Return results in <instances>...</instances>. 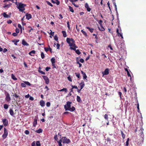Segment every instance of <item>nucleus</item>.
Segmentation results:
<instances>
[{"label":"nucleus","mask_w":146,"mask_h":146,"mask_svg":"<svg viewBox=\"0 0 146 146\" xmlns=\"http://www.w3.org/2000/svg\"><path fill=\"white\" fill-rule=\"evenodd\" d=\"M81 32L85 36H87V33L84 31L83 30H81Z\"/></svg>","instance_id":"obj_35"},{"label":"nucleus","mask_w":146,"mask_h":146,"mask_svg":"<svg viewBox=\"0 0 146 146\" xmlns=\"http://www.w3.org/2000/svg\"><path fill=\"white\" fill-rule=\"evenodd\" d=\"M26 6V4L22 3H19L18 5L17 6V8L19 9V11L22 12H24L25 10V7Z\"/></svg>","instance_id":"obj_3"},{"label":"nucleus","mask_w":146,"mask_h":146,"mask_svg":"<svg viewBox=\"0 0 146 146\" xmlns=\"http://www.w3.org/2000/svg\"><path fill=\"white\" fill-rule=\"evenodd\" d=\"M8 135V132L7 129L4 128V133L2 135V137L3 139H5L7 136Z\"/></svg>","instance_id":"obj_5"},{"label":"nucleus","mask_w":146,"mask_h":146,"mask_svg":"<svg viewBox=\"0 0 146 146\" xmlns=\"http://www.w3.org/2000/svg\"><path fill=\"white\" fill-rule=\"evenodd\" d=\"M9 112L11 116H13L14 115V113L12 109H10L9 110Z\"/></svg>","instance_id":"obj_20"},{"label":"nucleus","mask_w":146,"mask_h":146,"mask_svg":"<svg viewBox=\"0 0 146 146\" xmlns=\"http://www.w3.org/2000/svg\"><path fill=\"white\" fill-rule=\"evenodd\" d=\"M77 64H79V67H81L82 66V64L80 63L79 62V61H77Z\"/></svg>","instance_id":"obj_61"},{"label":"nucleus","mask_w":146,"mask_h":146,"mask_svg":"<svg viewBox=\"0 0 146 146\" xmlns=\"http://www.w3.org/2000/svg\"><path fill=\"white\" fill-rule=\"evenodd\" d=\"M127 75L128 76V77H130V79L131 80V74L129 73V72H128L127 73Z\"/></svg>","instance_id":"obj_52"},{"label":"nucleus","mask_w":146,"mask_h":146,"mask_svg":"<svg viewBox=\"0 0 146 146\" xmlns=\"http://www.w3.org/2000/svg\"><path fill=\"white\" fill-rule=\"evenodd\" d=\"M67 24L68 27V28L69 30H70V25L69 24V21H68V22H67Z\"/></svg>","instance_id":"obj_47"},{"label":"nucleus","mask_w":146,"mask_h":146,"mask_svg":"<svg viewBox=\"0 0 146 146\" xmlns=\"http://www.w3.org/2000/svg\"><path fill=\"white\" fill-rule=\"evenodd\" d=\"M45 102L42 100H41L40 102V105L42 107L44 106Z\"/></svg>","instance_id":"obj_16"},{"label":"nucleus","mask_w":146,"mask_h":146,"mask_svg":"<svg viewBox=\"0 0 146 146\" xmlns=\"http://www.w3.org/2000/svg\"><path fill=\"white\" fill-rule=\"evenodd\" d=\"M75 74L76 76L78 78L80 77V74L79 73H75Z\"/></svg>","instance_id":"obj_37"},{"label":"nucleus","mask_w":146,"mask_h":146,"mask_svg":"<svg viewBox=\"0 0 146 146\" xmlns=\"http://www.w3.org/2000/svg\"><path fill=\"white\" fill-rule=\"evenodd\" d=\"M42 77L45 80L46 84H48L49 82V80L47 76L44 75L42 76Z\"/></svg>","instance_id":"obj_7"},{"label":"nucleus","mask_w":146,"mask_h":146,"mask_svg":"<svg viewBox=\"0 0 146 146\" xmlns=\"http://www.w3.org/2000/svg\"><path fill=\"white\" fill-rule=\"evenodd\" d=\"M50 105V103L49 102H47L46 103V106L47 107H49Z\"/></svg>","instance_id":"obj_45"},{"label":"nucleus","mask_w":146,"mask_h":146,"mask_svg":"<svg viewBox=\"0 0 146 146\" xmlns=\"http://www.w3.org/2000/svg\"><path fill=\"white\" fill-rule=\"evenodd\" d=\"M81 72L82 74L83 75V79L84 80H85L86 79L87 76H86V75L85 73V72H84L82 71H81Z\"/></svg>","instance_id":"obj_14"},{"label":"nucleus","mask_w":146,"mask_h":146,"mask_svg":"<svg viewBox=\"0 0 146 146\" xmlns=\"http://www.w3.org/2000/svg\"><path fill=\"white\" fill-rule=\"evenodd\" d=\"M104 118L106 120L108 121V115L107 114H106L104 116Z\"/></svg>","instance_id":"obj_34"},{"label":"nucleus","mask_w":146,"mask_h":146,"mask_svg":"<svg viewBox=\"0 0 146 146\" xmlns=\"http://www.w3.org/2000/svg\"><path fill=\"white\" fill-rule=\"evenodd\" d=\"M62 139H63L62 143H63L68 144L71 142L70 140L69 139L66 138V137H62Z\"/></svg>","instance_id":"obj_4"},{"label":"nucleus","mask_w":146,"mask_h":146,"mask_svg":"<svg viewBox=\"0 0 146 146\" xmlns=\"http://www.w3.org/2000/svg\"><path fill=\"white\" fill-rule=\"evenodd\" d=\"M51 61L52 63H55V59L54 58H52L51 59Z\"/></svg>","instance_id":"obj_33"},{"label":"nucleus","mask_w":146,"mask_h":146,"mask_svg":"<svg viewBox=\"0 0 146 146\" xmlns=\"http://www.w3.org/2000/svg\"><path fill=\"white\" fill-rule=\"evenodd\" d=\"M141 134L140 136L141 138V140H142V141L143 142V141L144 140L143 137H144V134H143V132L142 131H141Z\"/></svg>","instance_id":"obj_24"},{"label":"nucleus","mask_w":146,"mask_h":146,"mask_svg":"<svg viewBox=\"0 0 146 146\" xmlns=\"http://www.w3.org/2000/svg\"><path fill=\"white\" fill-rule=\"evenodd\" d=\"M56 2L55 3H56L57 5H59L60 4V2L58 0H56Z\"/></svg>","instance_id":"obj_58"},{"label":"nucleus","mask_w":146,"mask_h":146,"mask_svg":"<svg viewBox=\"0 0 146 146\" xmlns=\"http://www.w3.org/2000/svg\"><path fill=\"white\" fill-rule=\"evenodd\" d=\"M68 7L70 11L72 13H73L74 12V11L72 7L70 6H68Z\"/></svg>","instance_id":"obj_31"},{"label":"nucleus","mask_w":146,"mask_h":146,"mask_svg":"<svg viewBox=\"0 0 146 146\" xmlns=\"http://www.w3.org/2000/svg\"><path fill=\"white\" fill-rule=\"evenodd\" d=\"M77 101L78 102H82V100L80 97L78 96H77Z\"/></svg>","instance_id":"obj_27"},{"label":"nucleus","mask_w":146,"mask_h":146,"mask_svg":"<svg viewBox=\"0 0 146 146\" xmlns=\"http://www.w3.org/2000/svg\"><path fill=\"white\" fill-rule=\"evenodd\" d=\"M21 87H26V85L25 83H21Z\"/></svg>","instance_id":"obj_40"},{"label":"nucleus","mask_w":146,"mask_h":146,"mask_svg":"<svg viewBox=\"0 0 146 146\" xmlns=\"http://www.w3.org/2000/svg\"><path fill=\"white\" fill-rule=\"evenodd\" d=\"M85 7L86 9L89 7V5L87 3H86L85 4Z\"/></svg>","instance_id":"obj_44"},{"label":"nucleus","mask_w":146,"mask_h":146,"mask_svg":"<svg viewBox=\"0 0 146 146\" xmlns=\"http://www.w3.org/2000/svg\"><path fill=\"white\" fill-rule=\"evenodd\" d=\"M121 135L123 139H124L125 138V135L123 133V132L122 131H121Z\"/></svg>","instance_id":"obj_28"},{"label":"nucleus","mask_w":146,"mask_h":146,"mask_svg":"<svg viewBox=\"0 0 146 146\" xmlns=\"http://www.w3.org/2000/svg\"><path fill=\"white\" fill-rule=\"evenodd\" d=\"M2 15H3V17L5 18H8L9 17V15L7 14L5 12L3 13Z\"/></svg>","instance_id":"obj_19"},{"label":"nucleus","mask_w":146,"mask_h":146,"mask_svg":"<svg viewBox=\"0 0 146 146\" xmlns=\"http://www.w3.org/2000/svg\"><path fill=\"white\" fill-rule=\"evenodd\" d=\"M11 77L12 79L14 80H17V78L15 77V76L13 74H11Z\"/></svg>","instance_id":"obj_29"},{"label":"nucleus","mask_w":146,"mask_h":146,"mask_svg":"<svg viewBox=\"0 0 146 146\" xmlns=\"http://www.w3.org/2000/svg\"><path fill=\"white\" fill-rule=\"evenodd\" d=\"M102 20H100L98 22V23H99V24L100 25V26H102Z\"/></svg>","instance_id":"obj_53"},{"label":"nucleus","mask_w":146,"mask_h":146,"mask_svg":"<svg viewBox=\"0 0 146 146\" xmlns=\"http://www.w3.org/2000/svg\"><path fill=\"white\" fill-rule=\"evenodd\" d=\"M44 50H45V51L47 52V51H48V50H49V48H48V47H45L44 48Z\"/></svg>","instance_id":"obj_57"},{"label":"nucleus","mask_w":146,"mask_h":146,"mask_svg":"<svg viewBox=\"0 0 146 146\" xmlns=\"http://www.w3.org/2000/svg\"><path fill=\"white\" fill-rule=\"evenodd\" d=\"M54 39L56 41L58 40V37H57V35H55L54 36Z\"/></svg>","instance_id":"obj_48"},{"label":"nucleus","mask_w":146,"mask_h":146,"mask_svg":"<svg viewBox=\"0 0 146 146\" xmlns=\"http://www.w3.org/2000/svg\"><path fill=\"white\" fill-rule=\"evenodd\" d=\"M71 86L72 87V89L75 88L77 89L78 88L76 86L72 85Z\"/></svg>","instance_id":"obj_51"},{"label":"nucleus","mask_w":146,"mask_h":146,"mask_svg":"<svg viewBox=\"0 0 146 146\" xmlns=\"http://www.w3.org/2000/svg\"><path fill=\"white\" fill-rule=\"evenodd\" d=\"M46 3H47V4L48 5H50L51 7H52L53 6L48 1H46Z\"/></svg>","instance_id":"obj_42"},{"label":"nucleus","mask_w":146,"mask_h":146,"mask_svg":"<svg viewBox=\"0 0 146 146\" xmlns=\"http://www.w3.org/2000/svg\"><path fill=\"white\" fill-rule=\"evenodd\" d=\"M101 28L100 27H98V29L100 31H104L105 30V29L104 28V27H103L102 25L101 26H100Z\"/></svg>","instance_id":"obj_26"},{"label":"nucleus","mask_w":146,"mask_h":146,"mask_svg":"<svg viewBox=\"0 0 146 146\" xmlns=\"http://www.w3.org/2000/svg\"><path fill=\"white\" fill-rule=\"evenodd\" d=\"M62 33L63 36L64 37H66L67 36L66 33L65 31H62Z\"/></svg>","instance_id":"obj_23"},{"label":"nucleus","mask_w":146,"mask_h":146,"mask_svg":"<svg viewBox=\"0 0 146 146\" xmlns=\"http://www.w3.org/2000/svg\"><path fill=\"white\" fill-rule=\"evenodd\" d=\"M72 102L68 101L66 102V105H64V107L65 109V111H70L72 112L75 110V108L74 106H72L71 108V104Z\"/></svg>","instance_id":"obj_1"},{"label":"nucleus","mask_w":146,"mask_h":146,"mask_svg":"<svg viewBox=\"0 0 146 146\" xmlns=\"http://www.w3.org/2000/svg\"><path fill=\"white\" fill-rule=\"evenodd\" d=\"M37 119H34V121L33 122V126L34 127H35L37 124Z\"/></svg>","instance_id":"obj_17"},{"label":"nucleus","mask_w":146,"mask_h":146,"mask_svg":"<svg viewBox=\"0 0 146 146\" xmlns=\"http://www.w3.org/2000/svg\"><path fill=\"white\" fill-rule=\"evenodd\" d=\"M79 61L81 63H83L84 62V60L82 58H81L80 60Z\"/></svg>","instance_id":"obj_63"},{"label":"nucleus","mask_w":146,"mask_h":146,"mask_svg":"<svg viewBox=\"0 0 146 146\" xmlns=\"http://www.w3.org/2000/svg\"><path fill=\"white\" fill-rule=\"evenodd\" d=\"M54 139L56 141H57L58 140V138L57 135H56L54 137Z\"/></svg>","instance_id":"obj_43"},{"label":"nucleus","mask_w":146,"mask_h":146,"mask_svg":"<svg viewBox=\"0 0 146 146\" xmlns=\"http://www.w3.org/2000/svg\"><path fill=\"white\" fill-rule=\"evenodd\" d=\"M41 56L42 59H43L44 58L45 56L44 54L42 52H41Z\"/></svg>","instance_id":"obj_36"},{"label":"nucleus","mask_w":146,"mask_h":146,"mask_svg":"<svg viewBox=\"0 0 146 146\" xmlns=\"http://www.w3.org/2000/svg\"><path fill=\"white\" fill-rule=\"evenodd\" d=\"M129 138H128L127 139V140L126 141V145H125V146H128L129 145Z\"/></svg>","instance_id":"obj_38"},{"label":"nucleus","mask_w":146,"mask_h":146,"mask_svg":"<svg viewBox=\"0 0 146 146\" xmlns=\"http://www.w3.org/2000/svg\"><path fill=\"white\" fill-rule=\"evenodd\" d=\"M70 49L72 50H73L75 51L76 52L78 55H79L81 54V52L79 50H76V48H72V47H70Z\"/></svg>","instance_id":"obj_10"},{"label":"nucleus","mask_w":146,"mask_h":146,"mask_svg":"<svg viewBox=\"0 0 146 146\" xmlns=\"http://www.w3.org/2000/svg\"><path fill=\"white\" fill-rule=\"evenodd\" d=\"M116 32L117 33V35L119 37L121 36V38L123 39V38L122 36V33L119 32V29H117Z\"/></svg>","instance_id":"obj_9"},{"label":"nucleus","mask_w":146,"mask_h":146,"mask_svg":"<svg viewBox=\"0 0 146 146\" xmlns=\"http://www.w3.org/2000/svg\"><path fill=\"white\" fill-rule=\"evenodd\" d=\"M26 19L28 20L31 19L32 18V15L30 14H28L27 13L26 14Z\"/></svg>","instance_id":"obj_12"},{"label":"nucleus","mask_w":146,"mask_h":146,"mask_svg":"<svg viewBox=\"0 0 146 146\" xmlns=\"http://www.w3.org/2000/svg\"><path fill=\"white\" fill-rule=\"evenodd\" d=\"M36 146H41V145H40V142L38 141H37L36 142Z\"/></svg>","instance_id":"obj_39"},{"label":"nucleus","mask_w":146,"mask_h":146,"mask_svg":"<svg viewBox=\"0 0 146 146\" xmlns=\"http://www.w3.org/2000/svg\"><path fill=\"white\" fill-rule=\"evenodd\" d=\"M79 86H80L81 89H82L84 87L85 84L83 81H82L79 84Z\"/></svg>","instance_id":"obj_13"},{"label":"nucleus","mask_w":146,"mask_h":146,"mask_svg":"<svg viewBox=\"0 0 146 146\" xmlns=\"http://www.w3.org/2000/svg\"><path fill=\"white\" fill-rule=\"evenodd\" d=\"M41 69V68L40 67H39L38 68V72L40 73H41L42 74L45 75V73L44 72H43L42 70H40Z\"/></svg>","instance_id":"obj_18"},{"label":"nucleus","mask_w":146,"mask_h":146,"mask_svg":"<svg viewBox=\"0 0 146 146\" xmlns=\"http://www.w3.org/2000/svg\"><path fill=\"white\" fill-rule=\"evenodd\" d=\"M67 78L68 80H69L71 82L72 81V80L70 76L68 77Z\"/></svg>","instance_id":"obj_60"},{"label":"nucleus","mask_w":146,"mask_h":146,"mask_svg":"<svg viewBox=\"0 0 146 146\" xmlns=\"http://www.w3.org/2000/svg\"><path fill=\"white\" fill-rule=\"evenodd\" d=\"M22 43L24 46H28L29 45V44L24 39L22 40Z\"/></svg>","instance_id":"obj_15"},{"label":"nucleus","mask_w":146,"mask_h":146,"mask_svg":"<svg viewBox=\"0 0 146 146\" xmlns=\"http://www.w3.org/2000/svg\"><path fill=\"white\" fill-rule=\"evenodd\" d=\"M2 121L4 125L6 126L8 125V121L6 119H2Z\"/></svg>","instance_id":"obj_8"},{"label":"nucleus","mask_w":146,"mask_h":146,"mask_svg":"<svg viewBox=\"0 0 146 146\" xmlns=\"http://www.w3.org/2000/svg\"><path fill=\"white\" fill-rule=\"evenodd\" d=\"M50 69V67H47L46 68L45 70L46 71H48L49 69Z\"/></svg>","instance_id":"obj_62"},{"label":"nucleus","mask_w":146,"mask_h":146,"mask_svg":"<svg viewBox=\"0 0 146 146\" xmlns=\"http://www.w3.org/2000/svg\"><path fill=\"white\" fill-rule=\"evenodd\" d=\"M42 130L41 129H38L37 130H36L35 131V132H36L37 133H42Z\"/></svg>","instance_id":"obj_30"},{"label":"nucleus","mask_w":146,"mask_h":146,"mask_svg":"<svg viewBox=\"0 0 146 146\" xmlns=\"http://www.w3.org/2000/svg\"><path fill=\"white\" fill-rule=\"evenodd\" d=\"M66 40L70 47H75V41L73 38H67Z\"/></svg>","instance_id":"obj_2"},{"label":"nucleus","mask_w":146,"mask_h":146,"mask_svg":"<svg viewBox=\"0 0 146 146\" xmlns=\"http://www.w3.org/2000/svg\"><path fill=\"white\" fill-rule=\"evenodd\" d=\"M35 51L34 50H33L30 52L29 53V55H31V56H33L34 55H32L31 54H35Z\"/></svg>","instance_id":"obj_22"},{"label":"nucleus","mask_w":146,"mask_h":146,"mask_svg":"<svg viewBox=\"0 0 146 146\" xmlns=\"http://www.w3.org/2000/svg\"><path fill=\"white\" fill-rule=\"evenodd\" d=\"M24 83L26 84V85H27L29 86H30L31 85V84L28 82L25 81L24 82Z\"/></svg>","instance_id":"obj_41"},{"label":"nucleus","mask_w":146,"mask_h":146,"mask_svg":"<svg viewBox=\"0 0 146 146\" xmlns=\"http://www.w3.org/2000/svg\"><path fill=\"white\" fill-rule=\"evenodd\" d=\"M50 34L51 35H52V36H53L54 35V32H52V31L51 30H50Z\"/></svg>","instance_id":"obj_55"},{"label":"nucleus","mask_w":146,"mask_h":146,"mask_svg":"<svg viewBox=\"0 0 146 146\" xmlns=\"http://www.w3.org/2000/svg\"><path fill=\"white\" fill-rule=\"evenodd\" d=\"M19 40H16L15 42L14 43V44L16 45H17V43L19 42Z\"/></svg>","instance_id":"obj_50"},{"label":"nucleus","mask_w":146,"mask_h":146,"mask_svg":"<svg viewBox=\"0 0 146 146\" xmlns=\"http://www.w3.org/2000/svg\"><path fill=\"white\" fill-rule=\"evenodd\" d=\"M86 28H87V29L89 31H90L91 33H92L94 31V29L93 28H91L90 27H86Z\"/></svg>","instance_id":"obj_25"},{"label":"nucleus","mask_w":146,"mask_h":146,"mask_svg":"<svg viewBox=\"0 0 146 146\" xmlns=\"http://www.w3.org/2000/svg\"><path fill=\"white\" fill-rule=\"evenodd\" d=\"M9 106L6 104H4L3 105L4 108L5 109H7L8 108Z\"/></svg>","instance_id":"obj_32"},{"label":"nucleus","mask_w":146,"mask_h":146,"mask_svg":"<svg viewBox=\"0 0 146 146\" xmlns=\"http://www.w3.org/2000/svg\"><path fill=\"white\" fill-rule=\"evenodd\" d=\"M15 31L16 33L17 34L19 33V29L17 28H16L15 29Z\"/></svg>","instance_id":"obj_59"},{"label":"nucleus","mask_w":146,"mask_h":146,"mask_svg":"<svg viewBox=\"0 0 146 146\" xmlns=\"http://www.w3.org/2000/svg\"><path fill=\"white\" fill-rule=\"evenodd\" d=\"M25 133L26 135H28L29 133V132L28 130H26L25 131Z\"/></svg>","instance_id":"obj_46"},{"label":"nucleus","mask_w":146,"mask_h":146,"mask_svg":"<svg viewBox=\"0 0 146 146\" xmlns=\"http://www.w3.org/2000/svg\"><path fill=\"white\" fill-rule=\"evenodd\" d=\"M13 96H14L16 98H19V96L17 94L15 93L14 95H13Z\"/></svg>","instance_id":"obj_54"},{"label":"nucleus","mask_w":146,"mask_h":146,"mask_svg":"<svg viewBox=\"0 0 146 146\" xmlns=\"http://www.w3.org/2000/svg\"><path fill=\"white\" fill-rule=\"evenodd\" d=\"M59 92L64 91L66 93L67 92V89L66 88H64L63 89L58 90Z\"/></svg>","instance_id":"obj_21"},{"label":"nucleus","mask_w":146,"mask_h":146,"mask_svg":"<svg viewBox=\"0 0 146 146\" xmlns=\"http://www.w3.org/2000/svg\"><path fill=\"white\" fill-rule=\"evenodd\" d=\"M35 142L33 141L31 144V146H35Z\"/></svg>","instance_id":"obj_64"},{"label":"nucleus","mask_w":146,"mask_h":146,"mask_svg":"<svg viewBox=\"0 0 146 146\" xmlns=\"http://www.w3.org/2000/svg\"><path fill=\"white\" fill-rule=\"evenodd\" d=\"M137 109H138V112H139V104L138 103V102H137Z\"/></svg>","instance_id":"obj_49"},{"label":"nucleus","mask_w":146,"mask_h":146,"mask_svg":"<svg viewBox=\"0 0 146 146\" xmlns=\"http://www.w3.org/2000/svg\"><path fill=\"white\" fill-rule=\"evenodd\" d=\"M103 76L107 75L109 74V69L108 68H106L104 72H102Z\"/></svg>","instance_id":"obj_11"},{"label":"nucleus","mask_w":146,"mask_h":146,"mask_svg":"<svg viewBox=\"0 0 146 146\" xmlns=\"http://www.w3.org/2000/svg\"><path fill=\"white\" fill-rule=\"evenodd\" d=\"M18 34L16 33H13L12 35L14 36H17Z\"/></svg>","instance_id":"obj_56"},{"label":"nucleus","mask_w":146,"mask_h":146,"mask_svg":"<svg viewBox=\"0 0 146 146\" xmlns=\"http://www.w3.org/2000/svg\"><path fill=\"white\" fill-rule=\"evenodd\" d=\"M5 100L7 102H9L11 100V98L9 94L7 92L5 94Z\"/></svg>","instance_id":"obj_6"}]
</instances>
